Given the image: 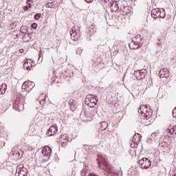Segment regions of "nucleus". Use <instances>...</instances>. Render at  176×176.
Returning a JSON list of instances; mask_svg holds the SVG:
<instances>
[{"instance_id":"1","label":"nucleus","mask_w":176,"mask_h":176,"mask_svg":"<svg viewBox=\"0 0 176 176\" xmlns=\"http://www.w3.org/2000/svg\"><path fill=\"white\" fill-rule=\"evenodd\" d=\"M97 160L100 168L104 170V171L107 173V175L113 173V166H112L109 162H108L107 156L98 154Z\"/></svg>"},{"instance_id":"2","label":"nucleus","mask_w":176,"mask_h":176,"mask_svg":"<svg viewBox=\"0 0 176 176\" xmlns=\"http://www.w3.org/2000/svg\"><path fill=\"white\" fill-rule=\"evenodd\" d=\"M144 41H142V36L138 34L132 38L131 42L129 43V47L132 50L140 49L142 46Z\"/></svg>"},{"instance_id":"3","label":"nucleus","mask_w":176,"mask_h":176,"mask_svg":"<svg viewBox=\"0 0 176 176\" xmlns=\"http://www.w3.org/2000/svg\"><path fill=\"white\" fill-rule=\"evenodd\" d=\"M138 113L141 115L142 119L148 120L152 116V109L148 108V105H140Z\"/></svg>"},{"instance_id":"4","label":"nucleus","mask_w":176,"mask_h":176,"mask_svg":"<svg viewBox=\"0 0 176 176\" xmlns=\"http://www.w3.org/2000/svg\"><path fill=\"white\" fill-rule=\"evenodd\" d=\"M97 102H98V98L97 96L91 94L87 96L85 104L89 107V108H94L97 105Z\"/></svg>"},{"instance_id":"5","label":"nucleus","mask_w":176,"mask_h":176,"mask_svg":"<svg viewBox=\"0 0 176 176\" xmlns=\"http://www.w3.org/2000/svg\"><path fill=\"white\" fill-rule=\"evenodd\" d=\"M80 32V28H79L78 25H76L71 28L70 30V36L71 39H72L73 42L78 41L79 39V37L80 36V34H79Z\"/></svg>"},{"instance_id":"6","label":"nucleus","mask_w":176,"mask_h":176,"mask_svg":"<svg viewBox=\"0 0 176 176\" xmlns=\"http://www.w3.org/2000/svg\"><path fill=\"white\" fill-rule=\"evenodd\" d=\"M28 175V170L24 168V165L19 164L16 166L15 176H27Z\"/></svg>"},{"instance_id":"7","label":"nucleus","mask_w":176,"mask_h":176,"mask_svg":"<svg viewBox=\"0 0 176 176\" xmlns=\"http://www.w3.org/2000/svg\"><path fill=\"white\" fill-rule=\"evenodd\" d=\"M148 74L146 69H142L141 70H137L134 72V76L138 80H141L145 78V76Z\"/></svg>"},{"instance_id":"8","label":"nucleus","mask_w":176,"mask_h":176,"mask_svg":"<svg viewBox=\"0 0 176 176\" xmlns=\"http://www.w3.org/2000/svg\"><path fill=\"white\" fill-rule=\"evenodd\" d=\"M138 163L140 164L141 168H149L152 164V162L146 157L139 160Z\"/></svg>"},{"instance_id":"9","label":"nucleus","mask_w":176,"mask_h":176,"mask_svg":"<svg viewBox=\"0 0 176 176\" xmlns=\"http://www.w3.org/2000/svg\"><path fill=\"white\" fill-rule=\"evenodd\" d=\"M13 108L15 111H19L20 112L24 109V104H23V102H21L20 99L16 98L14 102Z\"/></svg>"},{"instance_id":"10","label":"nucleus","mask_w":176,"mask_h":176,"mask_svg":"<svg viewBox=\"0 0 176 176\" xmlns=\"http://www.w3.org/2000/svg\"><path fill=\"white\" fill-rule=\"evenodd\" d=\"M82 113H84V115H85L87 118H90L91 119V118H94V116H96V113H97V109L94 108V109H90L89 111V114L87 113V111H86V110H83L82 111Z\"/></svg>"},{"instance_id":"11","label":"nucleus","mask_w":176,"mask_h":176,"mask_svg":"<svg viewBox=\"0 0 176 176\" xmlns=\"http://www.w3.org/2000/svg\"><path fill=\"white\" fill-rule=\"evenodd\" d=\"M47 131L48 132L47 133V134L48 137H52V135L57 134V131H58V128L57 127V125L51 126Z\"/></svg>"},{"instance_id":"12","label":"nucleus","mask_w":176,"mask_h":176,"mask_svg":"<svg viewBox=\"0 0 176 176\" xmlns=\"http://www.w3.org/2000/svg\"><path fill=\"white\" fill-rule=\"evenodd\" d=\"M159 75L160 78H168L170 72L166 68H163L160 70Z\"/></svg>"},{"instance_id":"13","label":"nucleus","mask_w":176,"mask_h":176,"mask_svg":"<svg viewBox=\"0 0 176 176\" xmlns=\"http://www.w3.org/2000/svg\"><path fill=\"white\" fill-rule=\"evenodd\" d=\"M120 10L123 15L129 14V13L131 12V8L127 6H122L120 8Z\"/></svg>"},{"instance_id":"14","label":"nucleus","mask_w":176,"mask_h":176,"mask_svg":"<svg viewBox=\"0 0 176 176\" xmlns=\"http://www.w3.org/2000/svg\"><path fill=\"white\" fill-rule=\"evenodd\" d=\"M41 152L44 156H50L52 155V148L49 146H45L43 148Z\"/></svg>"},{"instance_id":"15","label":"nucleus","mask_w":176,"mask_h":176,"mask_svg":"<svg viewBox=\"0 0 176 176\" xmlns=\"http://www.w3.org/2000/svg\"><path fill=\"white\" fill-rule=\"evenodd\" d=\"M119 5L120 3H109V6L111 10V12L116 13L118 10H119Z\"/></svg>"},{"instance_id":"16","label":"nucleus","mask_w":176,"mask_h":176,"mask_svg":"<svg viewBox=\"0 0 176 176\" xmlns=\"http://www.w3.org/2000/svg\"><path fill=\"white\" fill-rule=\"evenodd\" d=\"M160 16V9L154 8L151 10V16L156 20Z\"/></svg>"},{"instance_id":"17","label":"nucleus","mask_w":176,"mask_h":176,"mask_svg":"<svg viewBox=\"0 0 176 176\" xmlns=\"http://www.w3.org/2000/svg\"><path fill=\"white\" fill-rule=\"evenodd\" d=\"M23 68L24 69H26L27 71H31V69L32 68V64L31 63V59L27 60L23 64Z\"/></svg>"},{"instance_id":"18","label":"nucleus","mask_w":176,"mask_h":176,"mask_svg":"<svg viewBox=\"0 0 176 176\" xmlns=\"http://www.w3.org/2000/svg\"><path fill=\"white\" fill-rule=\"evenodd\" d=\"M140 141H141V135H140V133L135 134L132 140V142L133 144H139Z\"/></svg>"},{"instance_id":"19","label":"nucleus","mask_w":176,"mask_h":176,"mask_svg":"<svg viewBox=\"0 0 176 176\" xmlns=\"http://www.w3.org/2000/svg\"><path fill=\"white\" fill-rule=\"evenodd\" d=\"M69 105L71 107V110L74 111L75 108H76V101H75L74 99H70L69 101Z\"/></svg>"},{"instance_id":"20","label":"nucleus","mask_w":176,"mask_h":176,"mask_svg":"<svg viewBox=\"0 0 176 176\" xmlns=\"http://www.w3.org/2000/svg\"><path fill=\"white\" fill-rule=\"evenodd\" d=\"M12 153L13 156H15V159H21V157H20V152L16 150V148H12Z\"/></svg>"},{"instance_id":"21","label":"nucleus","mask_w":176,"mask_h":176,"mask_svg":"<svg viewBox=\"0 0 176 176\" xmlns=\"http://www.w3.org/2000/svg\"><path fill=\"white\" fill-rule=\"evenodd\" d=\"M108 129V122L107 121L102 122L100 124V131H104Z\"/></svg>"},{"instance_id":"22","label":"nucleus","mask_w":176,"mask_h":176,"mask_svg":"<svg viewBox=\"0 0 176 176\" xmlns=\"http://www.w3.org/2000/svg\"><path fill=\"white\" fill-rule=\"evenodd\" d=\"M6 89H8V85L6 84L0 85V94H5Z\"/></svg>"},{"instance_id":"23","label":"nucleus","mask_w":176,"mask_h":176,"mask_svg":"<svg viewBox=\"0 0 176 176\" xmlns=\"http://www.w3.org/2000/svg\"><path fill=\"white\" fill-rule=\"evenodd\" d=\"M38 99L40 100V104L41 105H43L45 104V101L46 100V95L45 94H41Z\"/></svg>"},{"instance_id":"24","label":"nucleus","mask_w":176,"mask_h":176,"mask_svg":"<svg viewBox=\"0 0 176 176\" xmlns=\"http://www.w3.org/2000/svg\"><path fill=\"white\" fill-rule=\"evenodd\" d=\"M45 7L48 9H54V8L56 7V3H54V1L50 2L45 5Z\"/></svg>"},{"instance_id":"25","label":"nucleus","mask_w":176,"mask_h":176,"mask_svg":"<svg viewBox=\"0 0 176 176\" xmlns=\"http://www.w3.org/2000/svg\"><path fill=\"white\" fill-rule=\"evenodd\" d=\"M158 17H160V19H164V17H166V11H164V9L162 8L160 10V15Z\"/></svg>"},{"instance_id":"26","label":"nucleus","mask_w":176,"mask_h":176,"mask_svg":"<svg viewBox=\"0 0 176 176\" xmlns=\"http://www.w3.org/2000/svg\"><path fill=\"white\" fill-rule=\"evenodd\" d=\"M60 141L63 142V144H66V142H68V140L67 139V135H63L60 137Z\"/></svg>"},{"instance_id":"27","label":"nucleus","mask_w":176,"mask_h":176,"mask_svg":"<svg viewBox=\"0 0 176 176\" xmlns=\"http://www.w3.org/2000/svg\"><path fill=\"white\" fill-rule=\"evenodd\" d=\"M36 119L38 121V122H42V120H43V115L42 113H37L36 115Z\"/></svg>"},{"instance_id":"28","label":"nucleus","mask_w":176,"mask_h":176,"mask_svg":"<svg viewBox=\"0 0 176 176\" xmlns=\"http://www.w3.org/2000/svg\"><path fill=\"white\" fill-rule=\"evenodd\" d=\"M168 133H170V134H175L176 135V126H173L172 129H168Z\"/></svg>"},{"instance_id":"29","label":"nucleus","mask_w":176,"mask_h":176,"mask_svg":"<svg viewBox=\"0 0 176 176\" xmlns=\"http://www.w3.org/2000/svg\"><path fill=\"white\" fill-rule=\"evenodd\" d=\"M20 31L21 34H27L28 29L27 28V26H21Z\"/></svg>"},{"instance_id":"30","label":"nucleus","mask_w":176,"mask_h":176,"mask_svg":"<svg viewBox=\"0 0 176 176\" xmlns=\"http://www.w3.org/2000/svg\"><path fill=\"white\" fill-rule=\"evenodd\" d=\"M26 83H28L27 86L28 89H32L35 86V83L32 81H26Z\"/></svg>"},{"instance_id":"31","label":"nucleus","mask_w":176,"mask_h":176,"mask_svg":"<svg viewBox=\"0 0 176 176\" xmlns=\"http://www.w3.org/2000/svg\"><path fill=\"white\" fill-rule=\"evenodd\" d=\"M159 146L160 148H165V146H167V143L166 142H160L159 144Z\"/></svg>"},{"instance_id":"32","label":"nucleus","mask_w":176,"mask_h":176,"mask_svg":"<svg viewBox=\"0 0 176 176\" xmlns=\"http://www.w3.org/2000/svg\"><path fill=\"white\" fill-rule=\"evenodd\" d=\"M41 16H42V14H41V13H37V14H36L34 15V19H35V20H39V19H41Z\"/></svg>"},{"instance_id":"33","label":"nucleus","mask_w":176,"mask_h":176,"mask_svg":"<svg viewBox=\"0 0 176 176\" xmlns=\"http://www.w3.org/2000/svg\"><path fill=\"white\" fill-rule=\"evenodd\" d=\"M32 5L31 3H28L27 6L24 7V10H28V9H31Z\"/></svg>"},{"instance_id":"34","label":"nucleus","mask_w":176,"mask_h":176,"mask_svg":"<svg viewBox=\"0 0 176 176\" xmlns=\"http://www.w3.org/2000/svg\"><path fill=\"white\" fill-rule=\"evenodd\" d=\"M27 85H28V82H26V81L23 82V85H22V89H23V90H25V89H27V87H28L27 86Z\"/></svg>"},{"instance_id":"35","label":"nucleus","mask_w":176,"mask_h":176,"mask_svg":"<svg viewBox=\"0 0 176 176\" xmlns=\"http://www.w3.org/2000/svg\"><path fill=\"white\" fill-rule=\"evenodd\" d=\"M38 27V24H36V23H34L32 24V28H33V30H36Z\"/></svg>"},{"instance_id":"36","label":"nucleus","mask_w":176,"mask_h":176,"mask_svg":"<svg viewBox=\"0 0 176 176\" xmlns=\"http://www.w3.org/2000/svg\"><path fill=\"white\" fill-rule=\"evenodd\" d=\"M156 137H157V133H153L151 134V140H153V138H156Z\"/></svg>"},{"instance_id":"37","label":"nucleus","mask_w":176,"mask_h":176,"mask_svg":"<svg viewBox=\"0 0 176 176\" xmlns=\"http://www.w3.org/2000/svg\"><path fill=\"white\" fill-rule=\"evenodd\" d=\"M138 144H135V143L131 144V147L132 148H138Z\"/></svg>"},{"instance_id":"38","label":"nucleus","mask_w":176,"mask_h":176,"mask_svg":"<svg viewBox=\"0 0 176 176\" xmlns=\"http://www.w3.org/2000/svg\"><path fill=\"white\" fill-rule=\"evenodd\" d=\"M16 25H17V23H16V22H14L10 24L11 28H14V27H16Z\"/></svg>"},{"instance_id":"39","label":"nucleus","mask_w":176,"mask_h":176,"mask_svg":"<svg viewBox=\"0 0 176 176\" xmlns=\"http://www.w3.org/2000/svg\"><path fill=\"white\" fill-rule=\"evenodd\" d=\"M173 118H176V109L175 108L173 111Z\"/></svg>"},{"instance_id":"40","label":"nucleus","mask_w":176,"mask_h":176,"mask_svg":"<svg viewBox=\"0 0 176 176\" xmlns=\"http://www.w3.org/2000/svg\"><path fill=\"white\" fill-rule=\"evenodd\" d=\"M120 2V0H112L111 3H119Z\"/></svg>"},{"instance_id":"41","label":"nucleus","mask_w":176,"mask_h":176,"mask_svg":"<svg viewBox=\"0 0 176 176\" xmlns=\"http://www.w3.org/2000/svg\"><path fill=\"white\" fill-rule=\"evenodd\" d=\"M85 2H87V3H91L92 2H94V0H85Z\"/></svg>"},{"instance_id":"42","label":"nucleus","mask_w":176,"mask_h":176,"mask_svg":"<svg viewBox=\"0 0 176 176\" xmlns=\"http://www.w3.org/2000/svg\"><path fill=\"white\" fill-rule=\"evenodd\" d=\"M30 2H34V0H27V3H30Z\"/></svg>"},{"instance_id":"43","label":"nucleus","mask_w":176,"mask_h":176,"mask_svg":"<svg viewBox=\"0 0 176 176\" xmlns=\"http://www.w3.org/2000/svg\"><path fill=\"white\" fill-rule=\"evenodd\" d=\"M19 52L21 54L24 53V49L19 50Z\"/></svg>"},{"instance_id":"44","label":"nucleus","mask_w":176,"mask_h":176,"mask_svg":"<svg viewBox=\"0 0 176 176\" xmlns=\"http://www.w3.org/2000/svg\"><path fill=\"white\" fill-rule=\"evenodd\" d=\"M17 38H19V34H16V35L14 36V39H17Z\"/></svg>"},{"instance_id":"45","label":"nucleus","mask_w":176,"mask_h":176,"mask_svg":"<svg viewBox=\"0 0 176 176\" xmlns=\"http://www.w3.org/2000/svg\"><path fill=\"white\" fill-rule=\"evenodd\" d=\"M39 56H42V50H40Z\"/></svg>"},{"instance_id":"46","label":"nucleus","mask_w":176,"mask_h":176,"mask_svg":"<svg viewBox=\"0 0 176 176\" xmlns=\"http://www.w3.org/2000/svg\"><path fill=\"white\" fill-rule=\"evenodd\" d=\"M157 46H160V43L159 42L157 43Z\"/></svg>"},{"instance_id":"47","label":"nucleus","mask_w":176,"mask_h":176,"mask_svg":"<svg viewBox=\"0 0 176 176\" xmlns=\"http://www.w3.org/2000/svg\"><path fill=\"white\" fill-rule=\"evenodd\" d=\"M104 2H109V0H104Z\"/></svg>"},{"instance_id":"48","label":"nucleus","mask_w":176,"mask_h":176,"mask_svg":"<svg viewBox=\"0 0 176 176\" xmlns=\"http://www.w3.org/2000/svg\"><path fill=\"white\" fill-rule=\"evenodd\" d=\"M175 109H176V107Z\"/></svg>"}]
</instances>
